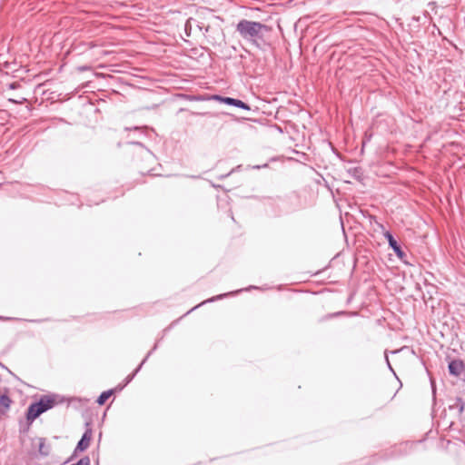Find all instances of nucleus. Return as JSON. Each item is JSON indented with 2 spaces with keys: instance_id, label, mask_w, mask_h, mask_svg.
<instances>
[{
  "instance_id": "obj_20",
  "label": "nucleus",
  "mask_w": 465,
  "mask_h": 465,
  "mask_svg": "<svg viewBox=\"0 0 465 465\" xmlns=\"http://www.w3.org/2000/svg\"><path fill=\"white\" fill-rule=\"evenodd\" d=\"M131 143L143 147V144L140 142H132Z\"/></svg>"
},
{
  "instance_id": "obj_1",
  "label": "nucleus",
  "mask_w": 465,
  "mask_h": 465,
  "mask_svg": "<svg viewBox=\"0 0 465 465\" xmlns=\"http://www.w3.org/2000/svg\"><path fill=\"white\" fill-rule=\"evenodd\" d=\"M270 31L271 27L267 25L247 19H242L236 25V32L240 36L261 50L269 46L264 39V35Z\"/></svg>"
},
{
  "instance_id": "obj_3",
  "label": "nucleus",
  "mask_w": 465,
  "mask_h": 465,
  "mask_svg": "<svg viewBox=\"0 0 465 465\" xmlns=\"http://www.w3.org/2000/svg\"><path fill=\"white\" fill-rule=\"evenodd\" d=\"M385 239L388 241L389 246L394 251L397 257L401 260H403L405 257V252H403L401 244L396 241L392 233L389 231L384 232L383 233Z\"/></svg>"
},
{
  "instance_id": "obj_23",
  "label": "nucleus",
  "mask_w": 465,
  "mask_h": 465,
  "mask_svg": "<svg viewBox=\"0 0 465 465\" xmlns=\"http://www.w3.org/2000/svg\"><path fill=\"white\" fill-rule=\"evenodd\" d=\"M370 219H371V221L375 220V216L370 215Z\"/></svg>"
},
{
  "instance_id": "obj_25",
  "label": "nucleus",
  "mask_w": 465,
  "mask_h": 465,
  "mask_svg": "<svg viewBox=\"0 0 465 465\" xmlns=\"http://www.w3.org/2000/svg\"><path fill=\"white\" fill-rule=\"evenodd\" d=\"M96 465H99V460H96Z\"/></svg>"
},
{
  "instance_id": "obj_5",
  "label": "nucleus",
  "mask_w": 465,
  "mask_h": 465,
  "mask_svg": "<svg viewBox=\"0 0 465 465\" xmlns=\"http://www.w3.org/2000/svg\"><path fill=\"white\" fill-rule=\"evenodd\" d=\"M91 439H92V429L87 428L85 430L84 433L83 434L81 440L78 441V443L75 447V450H74V453H76L77 451L85 450L89 447Z\"/></svg>"
},
{
  "instance_id": "obj_9",
  "label": "nucleus",
  "mask_w": 465,
  "mask_h": 465,
  "mask_svg": "<svg viewBox=\"0 0 465 465\" xmlns=\"http://www.w3.org/2000/svg\"><path fill=\"white\" fill-rule=\"evenodd\" d=\"M157 349V343L154 344V346L153 347V349L147 353V355L145 356V358L142 361V362L140 363V365L134 371V372L130 375H128L125 379V383L124 386H125L126 384H128L134 378V376L138 373V371L141 370L142 366L143 365V363L147 361V359L151 356V354Z\"/></svg>"
},
{
  "instance_id": "obj_19",
  "label": "nucleus",
  "mask_w": 465,
  "mask_h": 465,
  "mask_svg": "<svg viewBox=\"0 0 465 465\" xmlns=\"http://www.w3.org/2000/svg\"><path fill=\"white\" fill-rule=\"evenodd\" d=\"M265 167H268V163H264L263 165L253 166L254 169H261V168H265Z\"/></svg>"
},
{
  "instance_id": "obj_6",
  "label": "nucleus",
  "mask_w": 465,
  "mask_h": 465,
  "mask_svg": "<svg viewBox=\"0 0 465 465\" xmlns=\"http://www.w3.org/2000/svg\"><path fill=\"white\" fill-rule=\"evenodd\" d=\"M38 403L43 411L45 412L56 404V399L54 395H44L40 398Z\"/></svg>"
},
{
  "instance_id": "obj_18",
  "label": "nucleus",
  "mask_w": 465,
  "mask_h": 465,
  "mask_svg": "<svg viewBox=\"0 0 465 465\" xmlns=\"http://www.w3.org/2000/svg\"><path fill=\"white\" fill-rule=\"evenodd\" d=\"M385 359H386V362H387V365H388L389 369H390L391 371H393V369H392V367H391V363H390V361H389V358H388V355H387V354L385 355Z\"/></svg>"
},
{
  "instance_id": "obj_13",
  "label": "nucleus",
  "mask_w": 465,
  "mask_h": 465,
  "mask_svg": "<svg viewBox=\"0 0 465 465\" xmlns=\"http://www.w3.org/2000/svg\"><path fill=\"white\" fill-rule=\"evenodd\" d=\"M193 23H196V20L190 17L189 19H187V21L185 22V25H184V32H185V35L187 36H190L191 35V33H192V30H193Z\"/></svg>"
},
{
  "instance_id": "obj_16",
  "label": "nucleus",
  "mask_w": 465,
  "mask_h": 465,
  "mask_svg": "<svg viewBox=\"0 0 465 465\" xmlns=\"http://www.w3.org/2000/svg\"><path fill=\"white\" fill-rule=\"evenodd\" d=\"M19 86H20V84L17 82H13V83L9 84V85H8L9 89H16Z\"/></svg>"
},
{
  "instance_id": "obj_22",
  "label": "nucleus",
  "mask_w": 465,
  "mask_h": 465,
  "mask_svg": "<svg viewBox=\"0 0 465 465\" xmlns=\"http://www.w3.org/2000/svg\"><path fill=\"white\" fill-rule=\"evenodd\" d=\"M358 173H359V169H358V168H355V169H354V174L356 175V174H358Z\"/></svg>"
},
{
  "instance_id": "obj_21",
  "label": "nucleus",
  "mask_w": 465,
  "mask_h": 465,
  "mask_svg": "<svg viewBox=\"0 0 465 465\" xmlns=\"http://www.w3.org/2000/svg\"><path fill=\"white\" fill-rule=\"evenodd\" d=\"M209 29H210V26H209V25H207V26H205V27L203 26V30H204V33H208V32H209Z\"/></svg>"
},
{
  "instance_id": "obj_26",
  "label": "nucleus",
  "mask_w": 465,
  "mask_h": 465,
  "mask_svg": "<svg viewBox=\"0 0 465 465\" xmlns=\"http://www.w3.org/2000/svg\"><path fill=\"white\" fill-rule=\"evenodd\" d=\"M0 319H4L3 317H0Z\"/></svg>"
},
{
  "instance_id": "obj_12",
  "label": "nucleus",
  "mask_w": 465,
  "mask_h": 465,
  "mask_svg": "<svg viewBox=\"0 0 465 465\" xmlns=\"http://www.w3.org/2000/svg\"><path fill=\"white\" fill-rule=\"evenodd\" d=\"M114 391V390H108V391L102 392L99 395V397L97 398L96 402L99 405H104L105 403V401L109 399V397L111 395H113Z\"/></svg>"
},
{
  "instance_id": "obj_15",
  "label": "nucleus",
  "mask_w": 465,
  "mask_h": 465,
  "mask_svg": "<svg viewBox=\"0 0 465 465\" xmlns=\"http://www.w3.org/2000/svg\"><path fill=\"white\" fill-rule=\"evenodd\" d=\"M90 458L88 456H84L81 458L76 463H74L72 465H90Z\"/></svg>"
},
{
  "instance_id": "obj_4",
  "label": "nucleus",
  "mask_w": 465,
  "mask_h": 465,
  "mask_svg": "<svg viewBox=\"0 0 465 465\" xmlns=\"http://www.w3.org/2000/svg\"><path fill=\"white\" fill-rule=\"evenodd\" d=\"M44 413L43 409L40 407L38 401L29 405L26 412V420L31 424L36 418Z\"/></svg>"
},
{
  "instance_id": "obj_10",
  "label": "nucleus",
  "mask_w": 465,
  "mask_h": 465,
  "mask_svg": "<svg viewBox=\"0 0 465 465\" xmlns=\"http://www.w3.org/2000/svg\"><path fill=\"white\" fill-rule=\"evenodd\" d=\"M11 403L12 400L7 394L0 395V412L5 413L9 410Z\"/></svg>"
},
{
  "instance_id": "obj_11",
  "label": "nucleus",
  "mask_w": 465,
  "mask_h": 465,
  "mask_svg": "<svg viewBox=\"0 0 465 465\" xmlns=\"http://www.w3.org/2000/svg\"><path fill=\"white\" fill-rule=\"evenodd\" d=\"M450 410H457L458 412L460 414H461L464 411V408H465V401L460 398V397H457L453 403H451L450 406H449Z\"/></svg>"
},
{
  "instance_id": "obj_24",
  "label": "nucleus",
  "mask_w": 465,
  "mask_h": 465,
  "mask_svg": "<svg viewBox=\"0 0 465 465\" xmlns=\"http://www.w3.org/2000/svg\"><path fill=\"white\" fill-rule=\"evenodd\" d=\"M10 101H11V102H13V103H15V104H18V102H17V101H15V100H12V99H10Z\"/></svg>"
},
{
  "instance_id": "obj_14",
  "label": "nucleus",
  "mask_w": 465,
  "mask_h": 465,
  "mask_svg": "<svg viewBox=\"0 0 465 465\" xmlns=\"http://www.w3.org/2000/svg\"><path fill=\"white\" fill-rule=\"evenodd\" d=\"M227 98H228V96H222L220 94H213L208 97V100H214V101H218L220 103L224 104V100H226Z\"/></svg>"
},
{
  "instance_id": "obj_8",
  "label": "nucleus",
  "mask_w": 465,
  "mask_h": 465,
  "mask_svg": "<svg viewBox=\"0 0 465 465\" xmlns=\"http://www.w3.org/2000/svg\"><path fill=\"white\" fill-rule=\"evenodd\" d=\"M224 104L230 106L238 107L246 111H250L251 107L248 104L244 103L243 101L232 97H228L226 100H224Z\"/></svg>"
},
{
  "instance_id": "obj_7",
  "label": "nucleus",
  "mask_w": 465,
  "mask_h": 465,
  "mask_svg": "<svg viewBox=\"0 0 465 465\" xmlns=\"http://www.w3.org/2000/svg\"><path fill=\"white\" fill-rule=\"evenodd\" d=\"M449 372L453 376H460L464 371V363L460 360H453L449 362Z\"/></svg>"
},
{
  "instance_id": "obj_17",
  "label": "nucleus",
  "mask_w": 465,
  "mask_h": 465,
  "mask_svg": "<svg viewBox=\"0 0 465 465\" xmlns=\"http://www.w3.org/2000/svg\"><path fill=\"white\" fill-rule=\"evenodd\" d=\"M200 31H203V25L199 23L198 21H196V23H193Z\"/></svg>"
},
{
  "instance_id": "obj_2",
  "label": "nucleus",
  "mask_w": 465,
  "mask_h": 465,
  "mask_svg": "<svg viewBox=\"0 0 465 465\" xmlns=\"http://www.w3.org/2000/svg\"><path fill=\"white\" fill-rule=\"evenodd\" d=\"M252 289H258L257 286H253V285H251L249 286L248 288H244V289H240V290H237V291H233V292H226V293H222V294H219V295H216V296H213L212 298H209L203 302H202L201 303L197 304L196 306H194L193 308H192L189 312H186V314L190 313L191 312H193V310L199 308L200 306L205 304V303H209V302H213L215 301H219V300H222L225 297H229V296H233L241 292H243V291H249V290H252Z\"/></svg>"
}]
</instances>
